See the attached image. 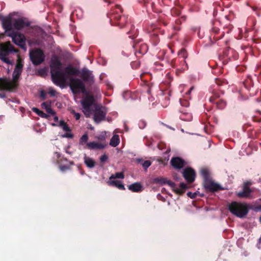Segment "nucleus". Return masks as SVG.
<instances>
[{
	"label": "nucleus",
	"mask_w": 261,
	"mask_h": 261,
	"mask_svg": "<svg viewBox=\"0 0 261 261\" xmlns=\"http://www.w3.org/2000/svg\"><path fill=\"white\" fill-rule=\"evenodd\" d=\"M70 86L73 93L82 92L84 94L81 101L83 112L86 117H89L91 114L90 107L94 102L93 96L86 91L84 84L79 79H72Z\"/></svg>",
	"instance_id": "nucleus-1"
},
{
	"label": "nucleus",
	"mask_w": 261,
	"mask_h": 261,
	"mask_svg": "<svg viewBox=\"0 0 261 261\" xmlns=\"http://www.w3.org/2000/svg\"><path fill=\"white\" fill-rule=\"evenodd\" d=\"M51 79L54 84L65 87V67H63L57 56H54L50 65Z\"/></svg>",
	"instance_id": "nucleus-2"
},
{
	"label": "nucleus",
	"mask_w": 261,
	"mask_h": 261,
	"mask_svg": "<svg viewBox=\"0 0 261 261\" xmlns=\"http://www.w3.org/2000/svg\"><path fill=\"white\" fill-rule=\"evenodd\" d=\"M18 52V50L15 49L10 41L0 44V60L7 64H13V62L8 56L12 53Z\"/></svg>",
	"instance_id": "nucleus-3"
},
{
	"label": "nucleus",
	"mask_w": 261,
	"mask_h": 261,
	"mask_svg": "<svg viewBox=\"0 0 261 261\" xmlns=\"http://www.w3.org/2000/svg\"><path fill=\"white\" fill-rule=\"evenodd\" d=\"M229 210L233 214L240 218L244 217L248 213L247 205L237 202H233L230 204Z\"/></svg>",
	"instance_id": "nucleus-4"
},
{
	"label": "nucleus",
	"mask_w": 261,
	"mask_h": 261,
	"mask_svg": "<svg viewBox=\"0 0 261 261\" xmlns=\"http://www.w3.org/2000/svg\"><path fill=\"white\" fill-rule=\"evenodd\" d=\"M29 55L30 60L34 65H39L44 60V53L39 48L31 49Z\"/></svg>",
	"instance_id": "nucleus-5"
},
{
	"label": "nucleus",
	"mask_w": 261,
	"mask_h": 261,
	"mask_svg": "<svg viewBox=\"0 0 261 261\" xmlns=\"http://www.w3.org/2000/svg\"><path fill=\"white\" fill-rule=\"evenodd\" d=\"M92 105L90 107V110L91 113L90 116L93 114L94 121L96 123H99L104 119L107 112L105 108L95 107L94 111L92 112L91 110Z\"/></svg>",
	"instance_id": "nucleus-6"
},
{
	"label": "nucleus",
	"mask_w": 261,
	"mask_h": 261,
	"mask_svg": "<svg viewBox=\"0 0 261 261\" xmlns=\"http://www.w3.org/2000/svg\"><path fill=\"white\" fill-rule=\"evenodd\" d=\"M10 36L15 44L19 46L22 49H26L25 37L24 35L13 32Z\"/></svg>",
	"instance_id": "nucleus-7"
},
{
	"label": "nucleus",
	"mask_w": 261,
	"mask_h": 261,
	"mask_svg": "<svg viewBox=\"0 0 261 261\" xmlns=\"http://www.w3.org/2000/svg\"><path fill=\"white\" fill-rule=\"evenodd\" d=\"M15 88L14 84L7 79L0 78V90L12 91Z\"/></svg>",
	"instance_id": "nucleus-8"
},
{
	"label": "nucleus",
	"mask_w": 261,
	"mask_h": 261,
	"mask_svg": "<svg viewBox=\"0 0 261 261\" xmlns=\"http://www.w3.org/2000/svg\"><path fill=\"white\" fill-rule=\"evenodd\" d=\"M166 184H167L172 190L177 194H182L185 192L187 189V186L184 183H181L179 187H176L175 184L171 180H167Z\"/></svg>",
	"instance_id": "nucleus-9"
},
{
	"label": "nucleus",
	"mask_w": 261,
	"mask_h": 261,
	"mask_svg": "<svg viewBox=\"0 0 261 261\" xmlns=\"http://www.w3.org/2000/svg\"><path fill=\"white\" fill-rule=\"evenodd\" d=\"M30 24V23L28 21H25V18H23L16 19L13 22V27L18 30H20L26 27H28Z\"/></svg>",
	"instance_id": "nucleus-10"
},
{
	"label": "nucleus",
	"mask_w": 261,
	"mask_h": 261,
	"mask_svg": "<svg viewBox=\"0 0 261 261\" xmlns=\"http://www.w3.org/2000/svg\"><path fill=\"white\" fill-rule=\"evenodd\" d=\"M184 178L189 182H192L195 178V172L191 168H186L184 170Z\"/></svg>",
	"instance_id": "nucleus-11"
},
{
	"label": "nucleus",
	"mask_w": 261,
	"mask_h": 261,
	"mask_svg": "<svg viewBox=\"0 0 261 261\" xmlns=\"http://www.w3.org/2000/svg\"><path fill=\"white\" fill-rule=\"evenodd\" d=\"M2 22L3 27L6 31H9L12 29V20L11 16L4 17Z\"/></svg>",
	"instance_id": "nucleus-12"
},
{
	"label": "nucleus",
	"mask_w": 261,
	"mask_h": 261,
	"mask_svg": "<svg viewBox=\"0 0 261 261\" xmlns=\"http://www.w3.org/2000/svg\"><path fill=\"white\" fill-rule=\"evenodd\" d=\"M170 162L172 166L176 169H180L185 165V161L178 157L172 158Z\"/></svg>",
	"instance_id": "nucleus-13"
},
{
	"label": "nucleus",
	"mask_w": 261,
	"mask_h": 261,
	"mask_svg": "<svg viewBox=\"0 0 261 261\" xmlns=\"http://www.w3.org/2000/svg\"><path fill=\"white\" fill-rule=\"evenodd\" d=\"M108 183L109 185L117 187L119 190H124V186L122 182L116 179H110Z\"/></svg>",
	"instance_id": "nucleus-14"
},
{
	"label": "nucleus",
	"mask_w": 261,
	"mask_h": 261,
	"mask_svg": "<svg viewBox=\"0 0 261 261\" xmlns=\"http://www.w3.org/2000/svg\"><path fill=\"white\" fill-rule=\"evenodd\" d=\"M106 144L103 143H97L95 142H89L87 146L90 149H102L105 147Z\"/></svg>",
	"instance_id": "nucleus-15"
},
{
	"label": "nucleus",
	"mask_w": 261,
	"mask_h": 261,
	"mask_svg": "<svg viewBox=\"0 0 261 261\" xmlns=\"http://www.w3.org/2000/svg\"><path fill=\"white\" fill-rule=\"evenodd\" d=\"M128 189L135 192H139L142 191L141 185L138 182L134 183L128 186Z\"/></svg>",
	"instance_id": "nucleus-16"
},
{
	"label": "nucleus",
	"mask_w": 261,
	"mask_h": 261,
	"mask_svg": "<svg viewBox=\"0 0 261 261\" xmlns=\"http://www.w3.org/2000/svg\"><path fill=\"white\" fill-rule=\"evenodd\" d=\"M251 192L250 189L245 185L243 188V191L238 193L237 195L240 197H248Z\"/></svg>",
	"instance_id": "nucleus-17"
},
{
	"label": "nucleus",
	"mask_w": 261,
	"mask_h": 261,
	"mask_svg": "<svg viewBox=\"0 0 261 261\" xmlns=\"http://www.w3.org/2000/svg\"><path fill=\"white\" fill-rule=\"evenodd\" d=\"M81 76L84 80H90L92 76L91 72L87 69H84L82 71Z\"/></svg>",
	"instance_id": "nucleus-18"
},
{
	"label": "nucleus",
	"mask_w": 261,
	"mask_h": 261,
	"mask_svg": "<svg viewBox=\"0 0 261 261\" xmlns=\"http://www.w3.org/2000/svg\"><path fill=\"white\" fill-rule=\"evenodd\" d=\"M84 163L89 168H93L95 165V161L91 158L85 156L84 157Z\"/></svg>",
	"instance_id": "nucleus-19"
},
{
	"label": "nucleus",
	"mask_w": 261,
	"mask_h": 261,
	"mask_svg": "<svg viewBox=\"0 0 261 261\" xmlns=\"http://www.w3.org/2000/svg\"><path fill=\"white\" fill-rule=\"evenodd\" d=\"M119 136L115 135L111 138L110 142V145L113 147H116L119 144Z\"/></svg>",
	"instance_id": "nucleus-20"
},
{
	"label": "nucleus",
	"mask_w": 261,
	"mask_h": 261,
	"mask_svg": "<svg viewBox=\"0 0 261 261\" xmlns=\"http://www.w3.org/2000/svg\"><path fill=\"white\" fill-rule=\"evenodd\" d=\"M55 154L57 158V163L59 165V168L61 171H64L65 170V165L61 163L62 160V159H60V154L58 152H56Z\"/></svg>",
	"instance_id": "nucleus-21"
},
{
	"label": "nucleus",
	"mask_w": 261,
	"mask_h": 261,
	"mask_svg": "<svg viewBox=\"0 0 261 261\" xmlns=\"http://www.w3.org/2000/svg\"><path fill=\"white\" fill-rule=\"evenodd\" d=\"M21 73L18 72H14L13 71L12 74L13 80L11 81L14 84L15 88H16L17 86V82L19 79Z\"/></svg>",
	"instance_id": "nucleus-22"
},
{
	"label": "nucleus",
	"mask_w": 261,
	"mask_h": 261,
	"mask_svg": "<svg viewBox=\"0 0 261 261\" xmlns=\"http://www.w3.org/2000/svg\"><path fill=\"white\" fill-rule=\"evenodd\" d=\"M79 70L70 66H66V75H77L79 74Z\"/></svg>",
	"instance_id": "nucleus-23"
},
{
	"label": "nucleus",
	"mask_w": 261,
	"mask_h": 261,
	"mask_svg": "<svg viewBox=\"0 0 261 261\" xmlns=\"http://www.w3.org/2000/svg\"><path fill=\"white\" fill-rule=\"evenodd\" d=\"M42 108H44L48 114H50L51 115H54L55 114V112L52 110L50 108L49 105H48L47 102H44L42 104Z\"/></svg>",
	"instance_id": "nucleus-24"
},
{
	"label": "nucleus",
	"mask_w": 261,
	"mask_h": 261,
	"mask_svg": "<svg viewBox=\"0 0 261 261\" xmlns=\"http://www.w3.org/2000/svg\"><path fill=\"white\" fill-rule=\"evenodd\" d=\"M32 111L36 113L38 116L41 117L42 118H46L48 117L47 114L44 113L43 111L40 110L39 109L37 108H33L32 109Z\"/></svg>",
	"instance_id": "nucleus-25"
},
{
	"label": "nucleus",
	"mask_w": 261,
	"mask_h": 261,
	"mask_svg": "<svg viewBox=\"0 0 261 261\" xmlns=\"http://www.w3.org/2000/svg\"><path fill=\"white\" fill-rule=\"evenodd\" d=\"M124 175L122 172H117L115 174H112L110 177V179H116V178H124Z\"/></svg>",
	"instance_id": "nucleus-26"
},
{
	"label": "nucleus",
	"mask_w": 261,
	"mask_h": 261,
	"mask_svg": "<svg viewBox=\"0 0 261 261\" xmlns=\"http://www.w3.org/2000/svg\"><path fill=\"white\" fill-rule=\"evenodd\" d=\"M15 66L17 67V68H23V60L20 58V56L19 55H17V62Z\"/></svg>",
	"instance_id": "nucleus-27"
},
{
	"label": "nucleus",
	"mask_w": 261,
	"mask_h": 261,
	"mask_svg": "<svg viewBox=\"0 0 261 261\" xmlns=\"http://www.w3.org/2000/svg\"><path fill=\"white\" fill-rule=\"evenodd\" d=\"M209 189L212 191H217L219 189V186L214 182H210L208 186Z\"/></svg>",
	"instance_id": "nucleus-28"
},
{
	"label": "nucleus",
	"mask_w": 261,
	"mask_h": 261,
	"mask_svg": "<svg viewBox=\"0 0 261 261\" xmlns=\"http://www.w3.org/2000/svg\"><path fill=\"white\" fill-rule=\"evenodd\" d=\"M106 132H101L99 136H97L96 138L99 140L103 141L106 139Z\"/></svg>",
	"instance_id": "nucleus-29"
},
{
	"label": "nucleus",
	"mask_w": 261,
	"mask_h": 261,
	"mask_svg": "<svg viewBox=\"0 0 261 261\" xmlns=\"http://www.w3.org/2000/svg\"><path fill=\"white\" fill-rule=\"evenodd\" d=\"M167 180L168 179L165 178L161 177V178H155L154 179V181L156 182L161 183V184H166Z\"/></svg>",
	"instance_id": "nucleus-30"
},
{
	"label": "nucleus",
	"mask_w": 261,
	"mask_h": 261,
	"mask_svg": "<svg viewBox=\"0 0 261 261\" xmlns=\"http://www.w3.org/2000/svg\"><path fill=\"white\" fill-rule=\"evenodd\" d=\"M216 103L217 104V107L219 109H223L226 105L225 102L223 100H221L220 102H216Z\"/></svg>",
	"instance_id": "nucleus-31"
},
{
	"label": "nucleus",
	"mask_w": 261,
	"mask_h": 261,
	"mask_svg": "<svg viewBox=\"0 0 261 261\" xmlns=\"http://www.w3.org/2000/svg\"><path fill=\"white\" fill-rule=\"evenodd\" d=\"M150 165L151 163L149 161H145L142 164V166L145 169H147Z\"/></svg>",
	"instance_id": "nucleus-32"
},
{
	"label": "nucleus",
	"mask_w": 261,
	"mask_h": 261,
	"mask_svg": "<svg viewBox=\"0 0 261 261\" xmlns=\"http://www.w3.org/2000/svg\"><path fill=\"white\" fill-rule=\"evenodd\" d=\"M201 172V173L202 174V175L204 177H206L207 175H208V171L207 170V169H202L200 171Z\"/></svg>",
	"instance_id": "nucleus-33"
},
{
	"label": "nucleus",
	"mask_w": 261,
	"mask_h": 261,
	"mask_svg": "<svg viewBox=\"0 0 261 261\" xmlns=\"http://www.w3.org/2000/svg\"><path fill=\"white\" fill-rule=\"evenodd\" d=\"M73 135L70 132L69 128L66 125V138H72Z\"/></svg>",
	"instance_id": "nucleus-34"
},
{
	"label": "nucleus",
	"mask_w": 261,
	"mask_h": 261,
	"mask_svg": "<svg viewBox=\"0 0 261 261\" xmlns=\"http://www.w3.org/2000/svg\"><path fill=\"white\" fill-rule=\"evenodd\" d=\"M46 93L44 91L42 90L40 92V96L42 100H44L46 98Z\"/></svg>",
	"instance_id": "nucleus-35"
},
{
	"label": "nucleus",
	"mask_w": 261,
	"mask_h": 261,
	"mask_svg": "<svg viewBox=\"0 0 261 261\" xmlns=\"http://www.w3.org/2000/svg\"><path fill=\"white\" fill-rule=\"evenodd\" d=\"M108 160V156L106 154H103L100 158V161L102 163L105 162Z\"/></svg>",
	"instance_id": "nucleus-36"
},
{
	"label": "nucleus",
	"mask_w": 261,
	"mask_h": 261,
	"mask_svg": "<svg viewBox=\"0 0 261 261\" xmlns=\"http://www.w3.org/2000/svg\"><path fill=\"white\" fill-rule=\"evenodd\" d=\"M88 136L86 134L84 135L81 138V141L82 142H86L88 140Z\"/></svg>",
	"instance_id": "nucleus-37"
},
{
	"label": "nucleus",
	"mask_w": 261,
	"mask_h": 261,
	"mask_svg": "<svg viewBox=\"0 0 261 261\" xmlns=\"http://www.w3.org/2000/svg\"><path fill=\"white\" fill-rule=\"evenodd\" d=\"M59 125L62 128L63 130L65 131V122L64 120L60 121Z\"/></svg>",
	"instance_id": "nucleus-38"
},
{
	"label": "nucleus",
	"mask_w": 261,
	"mask_h": 261,
	"mask_svg": "<svg viewBox=\"0 0 261 261\" xmlns=\"http://www.w3.org/2000/svg\"><path fill=\"white\" fill-rule=\"evenodd\" d=\"M196 195H197V193L196 192H194V193L188 192L187 193V195L191 198H194L196 197Z\"/></svg>",
	"instance_id": "nucleus-39"
},
{
	"label": "nucleus",
	"mask_w": 261,
	"mask_h": 261,
	"mask_svg": "<svg viewBox=\"0 0 261 261\" xmlns=\"http://www.w3.org/2000/svg\"><path fill=\"white\" fill-rule=\"evenodd\" d=\"M178 55L179 56H181V57H182L184 59L186 58V52H185V50H181L179 53Z\"/></svg>",
	"instance_id": "nucleus-40"
},
{
	"label": "nucleus",
	"mask_w": 261,
	"mask_h": 261,
	"mask_svg": "<svg viewBox=\"0 0 261 261\" xmlns=\"http://www.w3.org/2000/svg\"><path fill=\"white\" fill-rule=\"evenodd\" d=\"M72 113L76 120H78L80 118V114L79 113H76L74 111H72Z\"/></svg>",
	"instance_id": "nucleus-41"
},
{
	"label": "nucleus",
	"mask_w": 261,
	"mask_h": 261,
	"mask_svg": "<svg viewBox=\"0 0 261 261\" xmlns=\"http://www.w3.org/2000/svg\"><path fill=\"white\" fill-rule=\"evenodd\" d=\"M56 93V91L54 89H51L49 90V94L51 95V96H55V94Z\"/></svg>",
	"instance_id": "nucleus-42"
},
{
	"label": "nucleus",
	"mask_w": 261,
	"mask_h": 261,
	"mask_svg": "<svg viewBox=\"0 0 261 261\" xmlns=\"http://www.w3.org/2000/svg\"><path fill=\"white\" fill-rule=\"evenodd\" d=\"M13 71H14V72L16 71V72H20V73H21L22 71V69L17 68V67L15 66Z\"/></svg>",
	"instance_id": "nucleus-43"
},
{
	"label": "nucleus",
	"mask_w": 261,
	"mask_h": 261,
	"mask_svg": "<svg viewBox=\"0 0 261 261\" xmlns=\"http://www.w3.org/2000/svg\"><path fill=\"white\" fill-rule=\"evenodd\" d=\"M72 57H73L71 53L66 52V59H72Z\"/></svg>",
	"instance_id": "nucleus-44"
},
{
	"label": "nucleus",
	"mask_w": 261,
	"mask_h": 261,
	"mask_svg": "<svg viewBox=\"0 0 261 261\" xmlns=\"http://www.w3.org/2000/svg\"><path fill=\"white\" fill-rule=\"evenodd\" d=\"M54 121L56 122H57L58 121V118L57 116H55L54 117Z\"/></svg>",
	"instance_id": "nucleus-45"
},
{
	"label": "nucleus",
	"mask_w": 261,
	"mask_h": 261,
	"mask_svg": "<svg viewBox=\"0 0 261 261\" xmlns=\"http://www.w3.org/2000/svg\"><path fill=\"white\" fill-rule=\"evenodd\" d=\"M193 87H191L190 88V89L189 90V91L187 92V94H190L191 93V91L193 90Z\"/></svg>",
	"instance_id": "nucleus-46"
},
{
	"label": "nucleus",
	"mask_w": 261,
	"mask_h": 261,
	"mask_svg": "<svg viewBox=\"0 0 261 261\" xmlns=\"http://www.w3.org/2000/svg\"><path fill=\"white\" fill-rule=\"evenodd\" d=\"M3 16L1 14H0V20H2V19H3Z\"/></svg>",
	"instance_id": "nucleus-47"
},
{
	"label": "nucleus",
	"mask_w": 261,
	"mask_h": 261,
	"mask_svg": "<svg viewBox=\"0 0 261 261\" xmlns=\"http://www.w3.org/2000/svg\"><path fill=\"white\" fill-rule=\"evenodd\" d=\"M44 72V70H41L39 71V74H42V73L41 72Z\"/></svg>",
	"instance_id": "nucleus-48"
},
{
	"label": "nucleus",
	"mask_w": 261,
	"mask_h": 261,
	"mask_svg": "<svg viewBox=\"0 0 261 261\" xmlns=\"http://www.w3.org/2000/svg\"><path fill=\"white\" fill-rule=\"evenodd\" d=\"M62 136V137H65V134L63 135Z\"/></svg>",
	"instance_id": "nucleus-49"
},
{
	"label": "nucleus",
	"mask_w": 261,
	"mask_h": 261,
	"mask_svg": "<svg viewBox=\"0 0 261 261\" xmlns=\"http://www.w3.org/2000/svg\"><path fill=\"white\" fill-rule=\"evenodd\" d=\"M259 242L261 243V238L259 239Z\"/></svg>",
	"instance_id": "nucleus-50"
},
{
	"label": "nucleus",
	"mask_w": 261,
	"mask_h": 261,
	"mask_svg": "<svg viewBox=\"0 0 261 261\" xmlns=\"http://www.w3.org/2000/svg\"><path fill=\"white\" fill-rule=\"evenodd\" d=\"M118 9L120 10V8L119 7H118Z\"/></svg>",
	"instance_id": "nucleus-51"
},
{
	"label": "nucleus",
	"mask_w": 261,
	"mask_h": 261,
	"mask_svg": "<svg viewBox=\"0 0 261 261\" xmlns=\"http://www.w3.org/2000/svg\"><path fill=\"white\" fill-rule=\"evenodd\" d=\"M260 221L261 222V217H260Z\"/></svg>",
	"instance_id": "nucleus-52"
},
{
	"label": "nucleus",
	"mask_w": 261,
	"mask_h": 261,
	"mask_svg": "<svg viewBox=\"0 0 261 261\" xmlns=\"http://www.w3.org/2000/svg\"><path fill=\"white\" fill-rule=\"evenodd\" d=\"M0 96H1V97H2V95L0 94Z\"/></svg>",
	"instance_id": "nucleus-53"
}]
</instances>
